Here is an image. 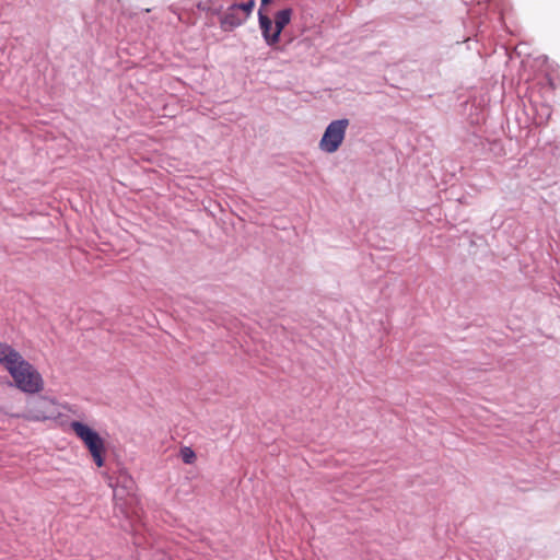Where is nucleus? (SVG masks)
<instances>
[{"instance_id":"nucleus-9","label":"nucleus","mask_w":560,"mask_h":560,"mask_svg":"<svg viewBox=\"0 0 560 560\" xmlns=\"http://www.w3.org/2000/svg\"><path fill=\"white\" fill-rule=\"evenodd\" d=\"M270 2H271V0H261V4H262V5H267V4H269Z\"/></svg>"},{"instance_id":"nucleus-6","label":"nucleus","mask_w":560,"mask_h":560,"mask_svg":"<svg viewBox=\"0 0 560 560\" xmlns=\"http://www.w3.org/2000/svg\"><path fill=\"white\" fill-rule=\"evenodd\" d=\"M259 26L262 36L268 45H275L279 42V34L275 28V23L267 15L259 11Z\"/></svg>"},{"instance_id":"nucleus-3","label":"nucleus","mask_w":560,"mask_h":560,"mask_svg":"<svg viewBox=\"0 0 560 560\" xmlns=\"http://www.w3.org/2000/svg\"><path fill=\"white\" fill-rule=\"evenodd\" d=\"M255 3V0H234L220 18L221 28L232 31L242 25L250 16Z\"/></svg>"},{"instance_id":"nucleus-1","label":"nucleus","mask_w":560,"mask_h":560,"mask_svg":"<svg viewBox=\"0 0 560 560\" xmlns=\"http://www.w3.org/2000/svg\"><path fill=\"white\" fill-rule=\"evenodd\" d=\"M0 365L10 374L14 385L26 394L44 389V380L37 369L11 345L0 341Z\"/></svg>"},{"instance_id":"nucleus-8","label":"nucleus","mask_w":560,"mask_h":560,"mask_svg":"<svg viewBox=\"0 0 560 560\" xmlns=\"http://www.w3.org/2000/svg\"><path fill=\"white\" fill-rule=\"evenodd\" d=\"M180 457L185 464H194L197 459L196 453L189 446H183L179 451Z\"/></svg>"},{"instance_id":"nucleus-2","label":"nucleus","mask_w":560,"mask_h":560,"mask_svg":"<svg viewBox=\"0 0 560 560\" xmlns=\"http://www.w3.org/2000/svg\"><path fill=\"white\" fill-rule=\"evenodd\" d=\"M70 428L89 450L95 465L103 467L106 453L105 441L96 431L80 421H72Z\"/></svg>"},{"instance_id":"nucleus-4","label":"nucleus","mask_w":560,"mask_h":560,"mask_svg":"<svg viewBox=\"0 0 560 560\" xmlns=\"http://www.w3.org/2000/svg\"><path fill=\"white\" fill-rule=\"evenodd\" d=\"M348 126L346 118L331 121L319 141V149L326 153L336 152L345 140Z\"/></svg>"},{"instance_id":"nucleus-7","label":"nucleus","mask_w":560,"mask_h":560,"mask_svg":"<svg viewBox=\"0 0 560 560\" xmlns=\"http://www.w3.org/2000/svg\"><path fill=\"white\" fill-rule=\"evenodd\" d=\"M292 15L291 9H284L276 13L275 15V28L280 35L282 30L290 23Z\"/></svg>"},{"instance_id":"nucleus-5","label":"nucleus","mask_w":560,"mask_h":560,"mask_svg":"<svg viewBox=\"0 0 560 560\" xmlns=\"http://www.w3.org/2000/svg\"><path fill=\"white\" fill-rule=\"evenodd\" d=\"M59 415L56 402L47 397L38 398L32 406L26 419L33 421H44L56 418Z\"/></svg>"}]
</instances>
